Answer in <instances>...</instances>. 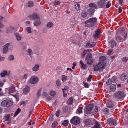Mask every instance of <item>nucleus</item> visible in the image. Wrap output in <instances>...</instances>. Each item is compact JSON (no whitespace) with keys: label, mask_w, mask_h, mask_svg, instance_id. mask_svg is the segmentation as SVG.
Listing matches in <instances>:
<instances>
[{"label":"nucleus","mask_w":128,"mask_h":128,"mask_svg":"<svg viewBox=\"0 0 128 128\" xmlns=\"http://www.w3.org/2000/svg\"><path fill=\"white\" fill-rule=\"evenodd\" d=\"M124 30H123L122 28H120L117 30L115 36L116 40L118 41H123L124 40L125 38H126L127 34H126L124 37H122L121 36H123V35L124 34Z\"/></svg>","instance_id":"nucleus-1"},{"label":"nucleus","mask_w":128,"mask_h":128,"mask_svg":"<svg viewBox=\"0 0 128 128\" xmlns=\"http://www.w3.org/2000/svg\"><path fill=\"white\" fill-rule=\"evenodd\" d=\"M97 21L96 18H89L84 22L86 26L92 27L94 26Z\"/></svg>","instance_id":"nucleus-2"},{"label":"nucleus","mask_w":128,"mask_h":128,"mask_svg":"<svg viewBox=\"0 0 128 128\" xmlns=\"http://www.w3.org/2000/svg\"><path fill=\"white\" fill-rule=\"evenodd\" d=\"M106 63L105 62H99L94 67V71L102 70L104 68Z\"/></svg>","instance_id":"nucleus-3"},{"label":"nucleus","mask_w":128,"mask_h":128,"mask_svg":"<svg viewBox=\"0 0 128 128\" xmlns=\"http://www.w3.org/2000/svg\"><path fill=\"white\" fill-rule=\"evenodd\" d=\"M94 106L93 104H90L86 106L84 108L85 113L87 114H90L92 113Z\"/></svg>","instance_id":"nucleus-4"},{"label":"nucleus","mask_w":128,"mask_h":128,"mask_svg":"<svg viewBox=\"0 0 128 128\" xmlns=\"http://www.w3.org/2000/svg\"><path fill=\"white\" fill-rule=\"evenodd\" d=\"M70 122L71 124H72L74 125H78L80 123V118L78 116H74L71 119Z\"/></svg>","instance_id":"nucleus-5"},{"label":"nucleus","mask_w":128,"mask_h":128,"mask_svg":"<svg viewBox=\"0 0 128 128\" xmlns=\"http://www.w3.org/2000/svg\"><path fill=\"white\" fill-rule=\"evenodd\" d=\"M114 96L118 99H122L124 97V93L122 91H120L114 93Z\"/></svg>","instance_id":"nucleus-6"},{"label":"nucleus","mask_w":128,"mask_h":128,"mask_svg":"<svg viewBox=\"0 0 128 128\" xmlns=\"http://www.w3.org/2000/svg\"><path fill=\"white\" fill-rule=\"evenodd\" d=\"M39 78L36 76H33L30 78V82L32 84H35L38 83L39 81Z\"/></svg>","instance_id":"nucleus-7"},{"label":"nucleus","mask_w":128,"mask_h":128,"mask_svg":"<svg viewBox=\"0 0 128 128\" xmlns=\"http://www.w3.org/2000/svg\"><path fill=\"white\" fill-rule=\"evenodd\" d=\"M108 0H100L97 3V5L99 8H103L106 5V2Z\"/></svg>","instance_id":"nucleus-8"},{"label":"nucleus","mask_w":128,"mask_h":128,"mask_svg":"<svg viewBox=\"0 0 128 128\" xmlns=\"http://www.w3.org/2000/svg\"><path fill=\"white\" fill-rule=\"evenodd\" d=\"M5 90L6 92L8 94L13 93L16 91L15 87L13 86H12L9 88H6Z\"/></svg>","instance_id":"nucleus-9"},{"label":"nucleus","mask_w":128,"mask_h":128,"mask_svg":"<svg viewBox=\"0 0 128 128\" xmlns=\"http://www.w3.org/2000/svg\"><path fill=\"white\" fill-rule=\"evenodd\" d=\"M92 54L88 53L87 54L86 58V61H88L87 62V63L88 64H91L92 62V60H91L92 58Z\"/></svg>","instance_id":"nucleus-10"},{"label":"nucleus","mask_w":128,"mask_h":128,"mask_svg":"<svg viewBox=\"0 0 128 128\" xmlns=\"http://www.w3.org/2000/svg\"><path fill=\"white\" fill-rule=\"evenodd\" d=\"M107 122L110 126L116 125V120L112 118L108 119L107 121Z\"/></svg>","instance_id":"nucleus-11"},{"label":"nucleus","mask_w":128,"mask_h":128,"mask_svg":"<svg viewBox=\"0 0 128 128\" xmlns=\"http://www.w3.org/2000/svg\"><path fill=\"white\" fill-rule=\"evenodd\" d=\"M10 45L9 43H7L4 46L3 49V52L4 54H6L7 53L8 50V47Z\"/></svg>","instance_id":"nucleus-12"},{"label":"nucleus","mask_w":128,"mask_h":128,"mask_svg":"<svg viewBox=\"0 0 128 128\" xmlns=\"http://www.w3.org/2000/svg\"><path fill=\"white\" fill-rule=\"evenodd\" d=\"M113 110L112 109L110 110H109L107 108H106L103 110V112L105 114V115L108 116V115L112 112L113 111Z\"/></svg>","instance_id":"nucleus-13"},{"label":"nucleus","mask_w":128,"mask_h":128,"mask_svg":"<svg viewBox=\"0 0 128 128\" xmlns=\"http://www.w3.org/2000/svg\"><path fill=\"white\" fill-rule=\"evenodd\" d=\"M100 30L99 29H98L96 31L95 34L93 35L94 38H99L100 37Z\"/></svg>","instance_id":"nucleus-14"},{"label":"nucleus","mask_w":128,"mask_h":128,"mask_svg":"<svg viewBox=\"0 0 128 128\" xmlns=\"http://www.w3.org/2000/svg\"><path fill=\"white\" fill-rule=\"evenodd\" d=\"M14 29V26H10L7 28L6 30V32L8 33L12 32Z\"/></svg>","instance_id":"nucleus-15"},{"label":"nucleus","mask_w":128,"mask_h":128,"mask_svg":"<svg viewBox=\"0 0 128 128\" xmlns=\"http://www.w3.org/2000/svg\"><path fill=\"white\" fill-rule=\"evenodd\" d=\"M41 24V22L40 21V18H39L36 20L34 22V25L36 26H40Z\"/></svg>","instance_id":"nucleus-16"},{"label":"nucleus","mask_w":128,"mask_h":128,"mask_svg":"<svg viewBox=\"0 0 128 128\" xmlns=\"http://www.w3.org/2000/svg\"><path fill=\"white\" fill-rule=\"evenodd\" d=\"M84 122L86 126L92 124L91 120L89 119H87L84 120Z\"/></svg>","instance_id":"nucleus-17"},{"label":"nucleus","mask_w":128,"mask_h":128,"mask_svg":"<svg viewBox=\"0 0 128 128\" xmlns=\"http://www.w3.org/2000/svg\"><path fill=\"white\" fill-rule=\"evenodd\" d=\"M70 25L73 28L74 25L76 24V22L75 21V19L74 18H71L70 20Z\"/></svg>","instance_id":"nucleus-18"},{"label":"nucleus","mask_w":128,"mask_h":128,"mask_svg":"<svg viewBox=\"0 0 128 128\" xmlns=\"http://www.w3.org/2000/svg\"><path fill=\"white\" fill-rule=\"evenodd\" d=\"M26 54L27 55L29 56L30 57H32L33 52L30 48H29L26 50Z\"/></svg>","instance_id":"nucleus-19"},{"label":"nucleus","mask_w":128,"mask_h":128,"mask_svg":"<svg viewBox=\"0 0 128 128\" xmlns=\"http://www.w3.org/2000/svg\"><path fill=\"white\" fill-rule=\"evenodd\" d=\"M29 17L31 19H37L39 18L38 16L36 14H34L31 15L29 16Z\"/></svg>","instance_id":"nucleus-20"},{"label":"nucleus","mask_w":128,"mask_h":128,"mask_svg":"<svg viewBox=\"0 0 128 128\" xmlns=\"http://www.w3.org/2000/svg\"><path fill=\"white\" fill-rule=\"evenodd\" d=\"M116 89V86L115 85L112 84L110 86V91L112 92L114 91Z\"/></svg>","instance_id":"nucleus-21"},{"label":"nucleus","mask_w":128,"mask_h":128,"mask_svg":"<svg viewBox=\"0 0 128 128\" xmlns=\"http://www.w3.org/2000/svg\"><path fill=\"white\" fill-rule=\"evenodd\" d=\"M30 90V87L28 86H26L25 88L24 89L23 92L25 94L28 93Z\"/></svg>","instance_id":"nucleus-22"},{"label":"nucleus","mask_w":128,"mask_h":128,"mask_svg":"<svg viewBox=\"0 0 128 128\" xmlns=\"http://www.w3.org/2000/svg\"><path fill=\"white\" fill-rule=\"evenodd\" d=\"M39 66L38 64H36L32 68V70L34 72H37L39 69Z\"/></svg>","instance_id":"nucleus-23"},{"label":"nucleus","mask_w":128,"mask_h":128,"mask_svg":"<svg viewBox=\"0 0 128 128\" xmlns=\"http://www.w3.org/2000/svg\"><path fill=\"white\" fill-rule=\"evenodd\" d=\"M106 57L104 56H100L99 58L100 62H105L104 61L106 60Z\"/></svg>","instance_id":"nucleus-24"},{"label":"nucleus","mask_w":128,"mask_h":128,"mask_svg":"<svg viewBox=\"0 0 128 128\" xmlns=\"http://www.w3.org/2000/svg\"><path fill=\"white\" fill-rule=\"evenodd\" d=\"M7 102H8L7 101V100H4L2 102L1 105L2 106L8 107V104H7Z\"/></svg>","instance_id":"nucleus-25"},{"label":"nucleus","mask_w":128,"mask_h":128,"mask_svg":"<svg viewBox=\"0 0 128 128\" xmlns=\"http://www.w3.org/2000/svg\"><path fill=\"white\" fill-rule=\"evenodd\" d=\"M54 26L53 24L51 22H48L46 24V26L48 28H51L53 27Z\"/></svg>","instance_id":"nucleus-26"},{"label":"nucleus","mask_w":128,"mask_h":128,"mask_svg":"<svg viewBox=\"0 0 128 128\" xmlns=\"http://www.w3.org/2000/svg\"><path fill=\"white\" fill-rule=\"evenodd\" d=\"M80 62L81 64V67L82 68L84 69L86 68L87 65L84 63L82 60H80Z\"/></svg>","instance_id":"nucleus-27"},{"label":"nucleus","mask_w":128,"mask_h":128,"mask_svg":"<svg viewBox=\"0 0 128 128\" xmlns=\"http://www.w3.org/2000/svg\"><path fill=\"white\" fill-rule=\"evenodd\" d=\"M95 46L94 43H90V42H88L86 44L87 47L89 48H92L94 47Z\"/></svg>","instance_id":"nucleus-28"},{"label":"nucleus","mask_w":128,"mask_h":128,"mask_svg":"<svg viewBox=\"0 0 128 128\" xmlns=\"http://www.w3.org/2000/svg\"><path fill=\"white\" fill-rule=\"evenodd\" d=\"M120 78L122 80H125L127 78L126 74H122Z\"/></svg>","instance_id":"nucleus-29"},{"label":"nucleus","mask_w":128,"mask_h":128,"mask_svg":"<svg viewBox=\"0 0 128 128\" xmlns=\"http://www.w3.org/2000/svg\"><path fill=\"white\" fill-rule=\"evenodd\" d=\"M110 42L111 44L110 46L112 48H113L114 46H116V42L113 40H111Z\"/></svg>","instance_id":"nucleus-30"},{"label":"nucleus","mask_w":128,"mask_h":128,"mask_svg":"<svg viewBox=\"0 0 128 128\" xmlns=\"http://www.w3.org/2000/svg\"><path fill=\"white\" fill-rule=\"evenodd\" d=\"M82 107H79L76 110V113L77 114H80L81 113H82Z\"/></svg>","instance_id":"nucleus-31"},{"label":"nucleus","mask_w":128,"mask_h":128,"mask_svg":"<svg viewBox=\"0 0 128 128\" xmlns=\"http://www.w3.org/2000/svg\"><path fill=\"white\" fill-rule=\"evenodd\" d=\"M14 35L15 36L17 40H20L22 38L21 36L19 34L17 33H16L14 34Z\"/></svg>","instance_id":"nucleus-32"},{"label":"nucleus","mask_w":128,"mask_h":128,"mask_svg":"<svg viewBox=\"0 0 128 128\" xmlns=\"http://www.w3.org/2000/svg\"><path fill=\"white\" fill-rule=\"evenodd\" d=\"M7 73V71L6 70H4L0 73V76L2 77H4L6 75Z\"/></svg>","instance_id":"nucleus-33"},{"label":"nucleus","mask_w":128,"mask_h":128,"mask_svg":"<svg viewBox=\"0 0 128 128\" xmlns=\"http://www.w3.org/2000/svg\"><path fill=\"white\" fill-rule=\"evenodd\" d=\"M61 77L62 80L63 82L66 81L68 79L67 76L65 75H62Z\"/></svg>","instance_id":"nucleus-34"},{"label":"nucleus","mask_w":128,"mask_h":128,"mask_svg":"<svg viewBox=\"0 0 128 128\" xmlns=\"http://www.w3.org/2000/svg\"><path fill=\"white\" fill-rule=\"evenodd\" d=\"M14 56L12 54L10 55L9 56L8 58V60L10 61L14 60Z\"/></svg>","instance_id":"nucleus-35"},{"label":"nucleus","mask_w":128,"mask_h":128,"mask_svg":"<svg viewBox=\"0 0 128 128\" xmlns=\"http://www.w3.org/2000/svg\"><path fill=\"white\" fill-rule=\"evenodd\" d=\"M88 14V13L85 12H83L81 14L83 18L86 17L87 16Z\"/></svg>","instance_id":"nucleus-36"},{"label":"nucleus","mask_w":128,"mask_h":128,"mask_svg":"<svg viewBox=\"0 0 128 128\" xmlns=\"http://www.w3.org/2000/svg\"><path fill=\"white\" fill-rule=\"evenodd\" d=\"M68 124V120H65L63 122L62 124L65 126H66Z\"/></svg>","instance_id":"nucleus-37"},{"label":"nucleus","mask_w":128,"mask_h":128,"mask_svg":"<svg viewBox=\"0 0 128 128\" xmlns=\"http://www.w3.org/2000/svg\"><path fill=\"white\" fill-rule=\"evenodd\" d=\"M73 98H70L67 102L68 104H71L73 102Z\"/></svg>","instance_id":"nucleus-38"},{"label":"nucleus","mask_w":128,"mask_h":128,"mask_svg":"<svg viewBox=\"0 0 128 128\" xmlns=\"http://www.w3.org/2000/svg\"><path fill=\"white\" fill-rule=\"evenodd\" d=\"M7 101L8 102H7V104H8V107L11 106L13 104L11 100H7Z\"/></svg>","instance_id":"nucleus-39"},{"label":"nucleus","mask_w":128,"mask_h":128,"mask_svg":"<svg viewBox=\"0 0 128 128\" xmlns=\"http://www.w3.org/2000/svg\"><path fill=\"white\" fill-rule=\"evenodd\" d=\"M89 6L91 8H96L97 6L96 5L92 3L90 4H89Z\"/></svg>","instance_id":"nucleus-40"},{"label":"nucleus","mask_w":128,"mask_h":128,"mask_svg":"<svg viewBox=\"0 0 128 128\" xmlns=\"http://www.w3.org/2000/svg\"><path fill=\"white\" fill-rule=\"evenodd\" d=\"M111 80L112 82L113 83L117 81V78L115 76L113 77L112 78Z\"/></svg>","instance_id":"nucleus-41"},{"label":"nucleus","mask_w":128,"mask_h":128,"mask_svg":"<svg viewBox=\"0 0 128 128\" xmlns=\"http://www.w3.org/2000/svg\"><path fill=\"white\" fill-rule=\"evenodd\" d=\"M20 108H18L15 112L14 116V117L16 116L20 112Z\"/></svg>","instance_id":"nucleus-42"},{"label":"nucleus","mask_w":128,"mask_h":128,"mask_svg":"<svg viewBox=\"0 0 128 128\" xmlns=\"http://www.w3.org/2000/svg\"><path fill=\"white\" fill-rule=\"evenodd\" d=\"M10 115L9 114H7L4 116V118H5V120L6 121H8V120L10 119Z\"/></svg>","instance_id":"nucleus-43"},{"label":"nucleus","mask_w":128,"mask_h":128,"mask_svg":"<svg viewBox=\"0 0 128 128\" xmlns=\"http://www.w3.org/2000/svg\"><path fill=\"white\" fill-rule=\"evenodd\" d=\"M88 11L90 13L92 14L94 12V10L93 8H90L88 10Z\"/></svg>","instance_id":"nucleus-44"},{"label":"nucleus","mask_w":128,"mask_h":128,"mask_svg":"<svg viewBox=\"0 0 128 128\" xmlns=\"http://www.w3.org/2000/svg\"><path fill=\"white\" fill-rule=\"evenodd\" d=\"M68 41L70 43H74L75 42L74 40H73L72 38H68Z\"/></svg>","instance_id":"nucleus-45"},{"label":"nucleus","mask_w":128,"mask_h":128,"mask_svg":"<svg viewBox=\"0 0 128 128\" xmlns=\"http://www.w3.org/2000/svg\"><path fill=\"white\" fill-rule=\"evenodd\" d=\"M111 3L110 1H108L107 3L106 6V8H108L111 6Z\"/></svg>","instance_id":"nucleus-46"},{"label":"nucleus","mask_w":128,"mask_h":128,"mask_svg":"<svg viewBox=\"0 0 128 128\" xmlns=\"http://www.w3.org/2000/svg\"><path fill=\"white\" fill-rule=\"evenodd\" d=\"M87 53V51L86 50H84L83 52L81 54V56L82 57H84L86 55Z\"/></svg>","instance_id":"nucleus-47"},{"label":"nucleus","mask_w":128,"mask_h":128,"mask_svg":"<svg viewBox=\"0 0 128 128\" xmlns=\"http://www.w3.org/2000/svg\"><path fill=\"white\" fill-rule=\"evenodd\" d=\"M42 90V88H40L38 91L37 94V96L38 97H39L41 95Z\"/></svg>","instance_id":"nucleus-48"},{"label":"nucleus","mask_w":128,"mask_h":128,"mask_svg":"<svg viewBox=\"0 0 128 128\" xmlns=\"http://www.w3.org/2000/svg\"><path fill=\"white\" fill-rule=\"evenodd\" d=\"M95 108V109L93 112V114H96L97 112L98 111V108L97 106H96Z\"/></svg>","instance_id":"nucleus-49"},{"label":"nucleus","mask_w":128,"mask_h":128,"mask_svg":"<svg viewBox=\"0 0 128 128\" xmlns=\"http://www.w3.org/2000/svg\"><path fill=\"white\" fill-rule=\"evenodd\" d=\"M94 128H100V124L98 122H96Z\"/></svg>","instance_id":"nucleus-50"},{"label":"nucleus","mask_w":128,"mask_h":128,"mask_svg":"<svg viewBox=\"0 0 128 128\" xmlns=\"http://www.w3.org/2000/svg\"><path fill=\"white\" fill-rule=\"evenodd\" d=\"M57 124L58 123L56 121H54L52 123V127L55 128L57 126Z\"/></svg>","instance_id":"nucleus-51"},{"label":"nucleus","mask_w":128,"mask_h":128,"mask_svg":"<svg viewBox=\"0 0 128 128\" xmlns=\"http://www.w3.org/2000/svg\"><path fill=\"white\" fill-rule=\"evenodd\" d=\"M33 2L31 1L29 2L28 4V7H32L33 5Z\"/></svg>","instance_id":"nucleus-52"},{"label":"nucleus","mask_w":128,"mask_h":128,"mask_svg":"<svg viewBox=\"0 0 128 128\" xmlns=\"http://www.w3.org/2000/svg\"><path fill=\"white\" fill-rule=\"evenodd\" d=\"M128 60V58L127 57H124L122 59V60L124 62H126Z\"/></svg>","instance_id":"nucleus-53"},{"label":"nucleus","mask_w":128,"mask_h":128,"mask_svg":"<svg viewBox=\"0 0 128 128\" xmlns=\"http://www.w3.org/2000/svg\"><path fill=\"white\" fill-rule=\"evenodd\" d=\"M69 88L67 86H65L64 88L63 89L62 91H64V92H66V91Z\"/></svg>","instance_id":"nucleus-54"},{"label":"nucleus","mask_w":128,"mask_h":128,"mask_svg":"<svg viewBox=\"0 0 128 128\" xmlns=\"http://www.w3.org/2000/svg\"><path fill=\"white\" fill-rule=\"evenodd\" d=\"M114 106V105L112 104H108L107 105V106L108 108H112Z\"/></svg>","instance_id":"nucleus-55"},{"label":"nucleus","mask_w":128,"mask_h":128,"mask_svg":"<svg viewBox=\"0 0 128 128\" xmlns=\"http://www.w3.org/2000/svg\"><path fill=\"white\" fill-rule=\"evenodd\" d=\"M112 82V80L111 79H108L106 82L107 85H109Z\"/></svg>","instance_id":"nucleus-56"},{"label":"nucleus","mask_w":128,"mask_h":128,"mask_svg":"<svg viewBox=\"0 0 128 128\" xmlns=\"http://www.w3.org/2000/svg\"><path fill=\"white\" fill-rule=\"evenodd\" d=\"M56 84L58 86H60L61 85L60 81L59 80H57L56 81Z\"/></svg>","instance_id":"nucleus-57"},{"label":"nucleus","mask_w":128,"mask_h":128,"mask_svg":"<svg viewBox=\"0 0 128 128\" xmlns=\"http://www.w3.org/2000/svg\"><path fill=\"white\" fill-rule=\"evenodd\" d=\"M56 94V92L54 90L51 91L50 92V94L52 96H53Z\"/></svg>","instance_id":"nucleus-58"},{"label":"nucleus","mask_w":128,"mask_h":128,"mask_svg":"<svg viewBox=\"0 0 128 128\" xmlns=\"http://www.w3.org/2000/svg\"><path fill=\"white\" fill-rule=\"evenodd\" d=\"M26 30L27 32L29 33H31L32 32L31 31V28L30 27H28L26 28Z\"/></svg>","instance_id":"nucleus-59"},{"label":"nucleus","mask_w":128,"mask_h":128,"mask_svg":"<svg viewBox=\"0 0 128 128\" xmlns=\"http://www.w3.org/2000/svg\"><path fill=\"white\" fill-rule=\"evenodd\" d=\"M80 5L78 3H77L75 6V8L77 10L79 9Z\"/></svg>","instance_id":"nucleus-60"},{"label":"nucleus","mask_w":128,"mask_h":128,"mask_svg":"<svg viewBox=\"0 0 128 128\" xmlns=\"http://www.w3.org/2000/svg\"><path fill=\"white\" fill-rule=\"evenodd\" d=\"M48 94L47 93L44 92L42 93V96L44 98H45L47 96Z\"/></svg>","instance_id":"nucleus-61"},{"label":"nucleus","mask_w":128,"mask_h":128,"mask_svg":"<svg viewBox=\"0 0 128 128\" xmlns=\"http://www.w3.org/2000/svg\"><path fill=\"white\" fill-rule=\"evenodd\" d=\"M92 76L91 75H89L87 79V81L90 82L91 81L92 79Z\"/></svg>","instance_id":"nucleus-62"},{"label":"nucleus","mask_w":128,"mask_h":128,"mask_svg":"<svg viewBox=\"0 0 128 128\" xmlns=\"http://www.w3.org/2000/svg\"><path fill=\"white\" fill-rule=\"evenodd\" d=\"M2 19V16H0V28L2 27L3 26V25L1 23V22Z\"/></svg>","instance_id":"nucleus-63"},{"label":"nucleus","mask_w":128,"mask_h":128,"mask_svg":"<svg viewBox=\"0 0 128 128\" xmlns=\"http://www.w3.org/2000/svg\"><path fill=\"white\" fill-rule=\"evenodd\" d=\"M60 111L59 110H58L56 112V116L58 117L59 116L60 114Z\"/></svg>","instance_id":"nucleus-64"}]
</instances>
